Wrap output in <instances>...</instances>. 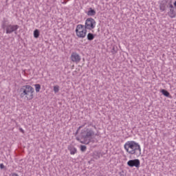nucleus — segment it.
I'll use <instances>...</instances> for the list:
<instances>
[{"mask_svg": "<svg viewBox=\"0 0 176 176\" xmlns=\"http://www.w3.org/2000/svg\"><path fill=\"white\" fill-rule=\"evenodd\" d=\"M140 164H141V162L138 159L130 160L127 162V165L129 166V167H136V168H140Z\"/></svg>", "mask_w": 176, "mask_h": 176, "instance_id": "nucleus-7", "label": "nucleus"}, {"mask_svg": "<svg viewBox=\"0 0 176 176\" xmlns=\"http://www.w3.org/2000/svg\"><path fill=\"white\" fill-rule=\"evenodd\" d=\"M95 35L93 33H89L87 34V40L88 41H93L94 39Z\"/></svg>", "mask_w": 176, "mask_h": 176, "instance_id": "nucleus-15", "label": "nucleus"}, {"mask_svg": "<svg viewBox=\"0 0 176 176\" xmlns=\"http://www.w3.org/2000/svg\"><path fill=\"white\" fill-rule=\"evenodd\" d=\"M9 0H6V3H8V1Z\"/></svg>", "mask_w": 176, "mask_h": 176, "instance_id": "nucleus-29", "label": "nucleus"}, {"mask_svg": "<svg viewBox=\"0 0 176 176\" xmlns=\"http://www.w3.org/2000/svg\"><path fill=\"white\" fill-rule=\"evenodd\" d=\"M20 98H24L28 101L34 98V93H35V89L31 85H23L19 90Z\"/></svg>", "mask_w": 176, "mask_h": 176, "instance_id": "nucleus-3", "label": "nucleus"}, {"mask_svg": "<svg viewBox=\"0 0 176 176\" xmlns=\"http://www.w3.org/2000/svg\"><path fill=\"white\" fill-rule=\"evenodd\" d=\"M39 30L38 29H36L34 31V38H39Z\"/></svg>", "mask_w": 176, "mask_h": 176, "instance_id": "nucleus-17", "label": "nucleus"}, {"mask_svg": "<svg viewBox=\"0 0 176 176\" xmlns=\"http://www.w3.org/2000/svg\"><path fill=\"white\" fill-rule=\"evenodd\" d=\"M120 176H124V175H120Z\"/></svg>", "mask_w": 176, "mask_h": 176, "instance_id": "nucleus-32", "label": "nucleus"}, {"mask_svg": "<svg viewBox=\"0 0 176 176\" xmlns=\"http://www.w3.org/2000/svg\"><path fill=\"white\" fill-rule=\"evenodd\" d=\"M34 87L36 93H39V91H41V85L39 84H35Z\"/></svg>", "mask_w": 176, "mask_h": 176, "instance_id": "nucleus-16", "label": "nucleus"}, {"mask_svg": "<svg viewBox=\"0 0 176 176\" xmlns=\"http://www.w3.org/2000/svg\"><path fill=\"white\" fill-rule=\"evenodd\" d=\"M96 20L93 18H88L85 21V25H84V28L85 30H94L96 28Z\"/></svg>", "mask_w": 176, "mask_h": 176, "instance_id": "nucleus-6", "label": "nucleus"}, {"mask_svg": "<svg viewBox=\"0 0 176 176\" xmlns=\"http://www.w3.org/2000/svg\"><path fill=\"white\" fill-rule=\"evenodd\" d=\"M111 52L112 53V54H116V53H118V47L113 46Z\"/></svg>", "mask_w": 176, "mask_h": 176, "instance_id": "nucleus-18", "label": "nucleus"}, {"mask_svg": "<svg viewBox=\"0 0 176 176\" xmlns=\"http://www.w3.org/2000/svg\"><path fill=\"white\" fill-rule=\"evenodd\" d=\"M93 127H94L95 129H97V127L96 126V125H93Z\"/></svg>", "mask_w": 176, "mask_h": 176, "instance_id": "nucleus-28", "label": "nucleus"}, {"mask_svg": "<svg viewBox=\"0 0 176 176\" xmlns=\"http://www.w3.org/2000/svg\"><path fill=\"white\" fill-rule=\"evenodd\" d=\"M96 12L95 10H94L91 8H89L87 14V16H96Z\"/></svg>", "mask_w": 176, "mask_h": 176, "instance_id": "nucleus-13", "label": "nucleus"}, {"mask_svg": "<svg viewBox=\"0 0 176 176\" xmlns=\"http://www.w3.org/2000/svg\"><path fill=\"white\" fill-rule=\"evenodd\" d=\"M54 93H58V91H60V87L58 85H55L54 87Z\"/></svg>", "mask_w": 176, "mask_h": 176, "instance_id": "nucleus-19", "label": "nucleus"}, {"mask_svg": "<svg viewBox=\"0 0 176 176\" xmlns=\"http://www.w3.org/2000/svg\"><path fill=\"white\" fill-rule=\"evenodd\" d=\"M67 149L68 151H69L70 155H75V153H77L78 152V150L76 149V148H75L72 145L68 146Z\"/></svg>", "mask_w": 176, "mask_h": 176, "instance_id": "nucleus-9", "label": "nucleus"}, {"mask_svg": "<svg viewBox=\"0 0 176 176\" xmlns=\"http://www.w3.org/2000/svg\"><path fill=\"white\" fill-rule=\"evenodd\" d=\"M166 3L165 1H162V3L160 4V10H161V12H164V10H166V8H167Z\"/></svg>", "mask_w": 176, "mask_h": 176, "instance_id": "nucleus-11", "label": "nucleus"}, {"mask_svg": "<svg viewBox=\"0 0 176 176\" xmlns=\"http://www.w3.org/2000/svg\"><path fill=\"white\" fill-rule=\"evenodd\" d=\"M0 168H1V169L5 168V165H3V164H0Z\"/></svg>", "mask_w": 176, "mask_h": 176, "instance_id": "nucleus-22", "label": "nucleus"}, {"mask_svg": "<svg viewBox=\"0 0 176 176\" xmlns=\"http://www.w3.org/2000/svg\"><path fill=\"white\" fill-rule=\"evenodd\" d=\"M94 159H100V153L98 152H96L94 154Z\"/></svg>", "mask_w": 176, "mask_h": 176, "instance_id": "nucleus-20", "label": "nucleus"}, {"mask_svg": "<svg viewBox=\"0 0 176 176\" xmlns=\"http://www.w3.org/2000/svg\"><path fill=\"white\" fill-rule=\"evenodd\" d=\"M161 93H162L163 96H164L165 97H168L169 98H171V95H170V92L167 90L162 89Z\"/></svg>", "mask_w": 176, "mask_h": 176, "instance_id": "nucleus-14", "label": "nucleus"}, {"mask_svg": "<svg viewBox=\"0 0 176 176\" xmlns=\"http://www.w3.org/2000/svg\"><path fill=\"white\" fill-rule=\"evenodd\" d=\"M82 127H85L86 126V123H84L82 125H81Z\"/></svg>", "mask_w": 176, "mask_h": 176, "instance_id": "nucleus-25", "label": "nucleus"}, {"mask_svg": "<svg viewBox=\"0 0 176 176\" xmlns=\"http://www.w3.org/2000/svg\"><path fill=\"white\" fill-rule=\"evenodd\" d=\"M70 58L73 63H80L81 58L80 55L76 52H73L71 55Z\"/></svg>", "mask_w": 176, "mask_h": 176, "instance_id": "nucleus-8", "label": "nucleus"}, {"mask_svg": "<svg viewBox=\"0 0 176 176\" xmlns=\"http://www.w3.org/2000/svg\"><path fill=\"white\" fill-rule=\"evenodd\" d=\"M10 176H19L17 173H12L10 175Z\"/></svg>", "mask_w": 176, "mask_h": 176, "instance_id": "nucleus-23", "label": "nucleus"}, {"mask_svg": "<svg viewBox=\"0 0 176 176\" xmlns=\"http://www.w3.org/2000/svg\"><path fill=\"white\" fill-rule=\"evenodd\" d=\"M166 2V8H170V9L173 8L174 6H173V0H164Z\"/></svg>", "mask_w": 176, "mask_h": 176, "instance_id": "nucleus-12", "label": "nucleus"}, {"mask_svg": "<svg viewBox=\"0 0 176 176\" xmlns=\"http://www.w3.org/2000/svg\"><path fill=\"white\" fill-rule=\"evenodd\" d=\"M80 129H82L83 127L82 126H80Z\"/></svg>", "mask_w": 176, "mask_h": 176, "instance_id": "nucleus-30", "label": "nucleus"}, {"mask_svg": "<svg viewBox=\"0 0 176 176\" xmlns=\"http://www.w3.org/2000/svg\"><path fill=\"white\" fill-rule=\"evenodd\" d=\"M76 34L78 38H85L86 36V34H87V29L85 28L84 25H77L76 28Z\"/></svg>", "mask_w": 176, "mask_h": 176, "instance_id": "nucleus-5", "label": "nucleus"}, {"mask_svg": "<svg viewBox=\"0 0 176 176\" xmlns=\"http://www.w3.org/2000/svg\"><path fill=\"white\" fill-rule=\"evenodd\" d=\"M124 148L129 155H134L135 156H141V146L135 141H128L124 145Z\"/></svg>", "mask_w": 176, "mask_h": 176, "instance_id": "nucleus-1", "label": "nucleus"}, {"mask_svg": "<svg viewBox=\"0 0 176 176\" xmlns=\"http://www.w3.org/2000/svg\"><path fill=\"white\" fill-rule=\"evenodd\" d=\"M80 129H81V128L79 126V127L78 128L77 131H79L80 130Z\"/></svg>", "mask_w": 176, "mask_h": 176, "instance_id": "nucleus-26", "label": "nucleus"}, {"mask_svg": "<svg viewBox=\"0 0 176 176\" xmlns=\"http://www.w3.org/2000/svg\"><path fill=\"white\" fill-rule=\"evenodd\" d=\"M94 135V131L90 129L89 128H85L81 130L80 133V137H76V140L77 141H80L81 144H85V145H88L90 144L91 141V137Z\"/></svg>", "mask_w": 176, "mask_h": 176, "instance_id": "nucleus-2", "label": "nucleus"}, {"mask_svg": "<svg viewBox=\"0 0 176 176\" xmlns=\"http://www.w3.org/2000/svg\"><path fill=\"white\" fill-rule=\"evenodd\" d=\"M168 14L169 17H170V19H174L176 17V12L174 10V8H170L169 12H168Z\"/></svg>", "mask_w": 176, "mask_h": 176, "instance_id": "nucleus-10", "label": "nucleus"}, {"mask_svg": "<svg viewBox=\"0 0 176 176\" xmlns=\"http://www.w3.org/2000/svg\"><path fill=\"white\" fill-rule=\"evenodd\" d=\"M86 149H87L86 146H83V145L80 146V151H82V152H85Z\"/></svg>", "mask_w": 176, "mask_h": 176, "instance_id": "nucleus-21", "label": "nucleus"}, {"mask_svg": "<svg viewBox=\"0 0 176 176\" xmlns=\"http://www.w3.org/2000/svg\"><path fill=\"white\" fill-rule=\"evenodd\" d=\"M89 126H92V124H89Z\"/></svg>", "mask_w": 176, "mask_h": 176, "instance_id": "nucleus-31", "label": "nucleus"}, {"mask_svg": "<svg viewBox=\"0 0 176 176\" xmlns=\"http://www.w3.org/2000/svg\"><path fill=\"white\" fill-rule=\"evenodd\" d=\"M78 133H79V131L77 130L76 132V135L78 134Z\"/></svg>", "mask_w": 176, "mask_h": 176, "instance_id": "nucleus-27", "label": "nucleus"}, {"mask_svg": "<svg viewBox=\"0 0 176 176\" xmlns=\"http://www.w3.org/2000/svg\"><path fill=\"white\" fill-rule=\"evenodd\" d=\"M20 131H21V133H24V130L21 128L19 129Z\"/></svg>", "mask_w": 176, "mask_h": 176, "instance_id": "nucleus-24", "label": "nucleus"}, {"mask_svg": "<svg viewBox=\"0 0 176 176\" xmlns=\"http://www.w3.org/2000/svg\"><path fill=\"white\" fill-rule=\"evenodd\" d=\"M8 19L6 18H3L1 22V28L6 30V34H17V30L20 28L19 25H12V24H6Z\"/></svg>", "mask_w": 176, "mask_h": 176, "instance_id": "nucleus-4", "label": "nucleus"}]
</instances>
